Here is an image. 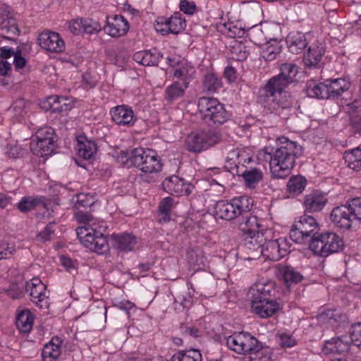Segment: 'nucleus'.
<instances>
[{
  "mask_svg": "<svg viewBox=\"0 0 361 361\" xmlns=\"http://www.w3.org/2000/svg\"><path fill=\"white\" fill-rule=\"evenodd\" d=\"M161 19H164L165 22L159 21V25L166 26V28H159V34L161 35H166L169 33L178 35L185 30L186 27L185 20L182 18L179 13L172 16L168 20L164 18H161Z\"/></svg>",
  "mask_w": 361,
  "mask_h": 361,
  "instance_id": "obj_21",
  "label": "nucleus"
},
{
  "mask_svg": "<svg viewBox=\"0 0 361 361\" xmlns=\"http://www.w3.org/2000/svg\"><path fill=\"white\" fill-rule=\"evenodd\" d=\"M61 340L59 337L53 338L51 341L46 344L42 352L44 361H54L61 354Z\"/></svg>",
  "mask_w": 361,
  "mask_h": 361,
  "instance_id": "obj_28",
  "label": "nucleus"
},
{
  "mask_svg": "<svg viewBox=\"0 0 361 361\" xmlns=\"http://www.w3.org/2000/svg\"><path fill=\"white\" fill-rule=\"evenodd\" d=\"M221 139L219 133L211 130L193 132L187 136L185 145L189 152L197 153L217 144Z\"/></svg>",
  "mask_w": 361,
  "mask_h": 361,
  "instance_id": "obj_9",
  "label": "nucleus"
},
{
  "mask_svg": "<svg viewBox=\"0 0 361 361\" xmlns=\"http://www.w3.org/2000/svg\"><path fill=\"white\" fill-rule=\"evenodd\" d=\"M175 304H179L183 308H188L191 304V298L186 297L185 295H179L174 297L173 299Z\"/></svg>",
  "mask_w": 361,
  "mask_h": 361,
  "instance_id": "obj_61",
  "label": "nucleus"
},
{
  "mask_svg": "<svg viewBox=\"0 0 361 361\" xmlns=\"http://www.w3.org/2000/svg\"><path fill=\"white\" fill-rule=\"evenodd\" d=\"M198 109L202 119L207 123L220 126L228 120V114L224 105L213 97H200L198 100Z\"/></svg>",
  "mask_w": 361,
  "mask_h": 361,
  "instance_id": "obj_7",
  "label": "nucleus"
},
{
  "mask_svg": "<svg viewBox=\"0 0 361 361\" xmlns=\"http://www.w3.org/2000/svg\"><path fill=\"white\" fill-rule=\"evenodd\" d=\"M187 261L190 268L194 271L204 269L206 266V258L204 252L198 247H190L188 250Z\"/></svg>",
  "mask_w": 361,
  "mask_h": 361,
  "instance_id": "obj_24",
  "label": "nucleus"
},
{
  "mask_svg": "<svg viewBox=\"0 0 361 361\" xmlns=\"http://www.w3.org/2000/svg\"><path fill=\"white\" fill-rule=\"evenodd\" d=\"M164 191L171 195H188L192 192L194 186L186 183L183 178L177 176H171L166 178L161 184Z\"/></svg>",
  "mask_w": 361,
  "mask_h": 361,
  "instance_id": "obj_12",
  "label": "nucleus"
},
{
  "mask_svg": "<svg viewBox=\"0 0 361 361\" xmlns=\"http://www.w3.org/2000/svg\"><path fill=\"white\" fill-rule=\"evenodd\" d=\"M112 120L119 126H131L134 123L133 111L126 106H117L111 110Z\"/></svg>",
  "mask_w": 361,
  "mask_h": 361,
  "instance_id": "obj_22",
  "label": "nucleus"
},
{
  "mask_svg": "<svg viewBox=\"0 0 361 361\" xmlns=\"http://www.w3.org/2000/svg\"><path fill=\"white\" fill-rule=\"evenodd\" d=\"M261 252L265 258L271 261H278L281 259V255L279 254L277 240L266 241L262 246Z\"/></svg>",
  "mask_w": 361,
  "mask_h": 361,
  "instance_id": "obj_36",
  "label": "nucleus"
},
{
  "mask_svg": "<svg viewBox=\"0 0 361 361\" xmlns=\"http://www.w3.org/2000/svg\"><path fill=\"white\" fill-rule=\"evenodd\" d=\"M351 344H353L352 340L347 335L333 338L326 341L323 352L325 354L343 353L349 350Z\"/></svg>",
  "mask_w": 361,
  "mask_h": 361,
  "instance_id": "obj_17",
  "label": "nucleus"
},
{
  "mask_svg": "<svg viewBox=\"0 0 361 361\" xmlns=\"http://www.w3.org/2000/svg\"><path fill=\"white\" fill-rule=\"evenodd\" d=\"M305 90L310 97L318 99H329L330 93L328 92L326 80L323 82H318L314 80H308L306 83Z\"/></svg>",
  "mask_w": 361,
  "mask_h": 361,
  "instance_id": "obj_25",
  "label": "nucleus"
},
{
  "mask_svg": "<svg viewBox=\"0 0 361 361\" xmlns=\"http://www.w3.org/2000/svg\"><path fill=\"white\" fill-rule=\"evenodd\" d=\"M80 243L87 248L98 254H104L109 251L107 240L97 227L80 226L76 230Z\"/></svg>",
  "mask_w": 361,
  "mask_h": 361,
  "instance_id": "obj_8",
  "label": "nucleus"
},
{
  "mask_svg": "<svg viewBox=\"0 0 361 361\" xmlns=\"http://www.w3.org/2000/svg\"><path fill=\"white\" fill-rule=\"evenodd\" d=\"M82 18L73 20L69 23V30L72 33L78 35L82 31Z\"/></svg>",
  "mask_w": 361,
  "mask_h": 361,
  "instance_id": "obj_62",
  "label": "nucleus"
},
{
  "mask_svg": "<svg viewBox=\"0 0 361 361\" xmlns=\"http://www.w3.org/2000/svg\"><path fill=\"white\" fill-rule=\"evenodd\" d=\"M54 129L50 127H44L39 129L36 133V140H45L54 138Z\"/></svg>",
  "mask_w": 361,
  "mask_h": 361,
  "instance_id": "obj_54",
  "label": "nucleus"
},
{
  "mask_svg": "<svg viewBox=\"0 0 361 361\" xmlns=\"http://www.w3.org/2000/svg\"><path fill=\"white\" fill-rule=\"evenodd\" d=\"M177 204L176 198L171 196L164 197L159 202V223H168L171 221L172 211Z\"/></svg>",
  "mask_w": 361,
  "mask_h": 361,
  "instance_id": "obj_27",
  "label": "nucleus"
},
{
  "mask_svg": "<svg viewBox=\"0 0 361 361\" xmlns=\"http://www.w3.org/2000/svg\"><path fill=\"white\" fill-rule=\"evenodd\" d=\"M298 67L292 63H283L280 73L270 78L267 84L260 88L257 102L264 104L271 111L288 119V115L293 111V99L285 89L295 81Z\"/></svg>",
  "mask_w": 361,
  "mask_h": 361,
  "instance_id": "obj_1",
  "label": "nucleus"
},
{
  "mask_svg": "<svg viewBox=\"0 0 361 361\" xmlns=\"http://www.w3.org/2000/svg\"><path fill=\"white\" fill-rule=\"evenodd\" d=\"M82 31L88 34L97 33L102 30L101 25L92 19H82Z\"/></svg>",
  "mask_w": 361,
  "mask_h": 361,
  "instance_id": "obj_50",
  "label": "nucleus"
},
{
  "mask_svg": "<svg viewBox=\"0 0 361 361\" xmlns=\"http://www.w3.org/2000/svg\"><path fill=\"white\" fill-rule=\"evenodd\" d=\"M328 85V92H329V99L338 97L341 94L350 88V83L345 78H337L335 80H326Z\"/></svg>",
  "mask_w": 361,
  "mask_h": 361,
  "instance_id": "obj_32",
  "label": "nucleus"
},
{
  "mask_svg": "<svg viewBox=\"0 0 361 361\" xmlns=\"http://www.w3.org/2000/svg\"><path fill=\"white\" fill-rule=\"evenodd\" d=\"M128 23L122 16H114L110 20L106 18V25L104 27V31L114 37L124 35L128 30Z\"/></svg>",
  "mask_w": 361,
  "mask_h": 361,
  "instance_id": "obj_20",
  "label": "nucleus"
},
{
  "mask_svg": "<svg viewBox=\"0 0 361 361\" xmlns=\"http://www.w3.org/2000/svg\"><path fill=\"white\" fill-rule=\"evenodd\" d=\"M188 87L187 82L176 81L166 87L164 93V99L171 102L184 96L186 89Z\"/></svg>",
  "mask_w": 361,
  "mask_h": 361,
  "instance_id": "obj_30",
  "label": "nucleus"
},
{
  "mask_svg": "<svg viewBox=\"0 0 361 361\" xmlns=\"http://www.w3.org/2000/svg\"><path fill=\"white\" fill-rule=\"evenodd\" d=\"M55 139H45L32 140L30 142V149L34 154L41 157L47 156L52 153L54 149Z\"/></svg>",
  "mask_w": 361,
  "mask_h": 361,
  "instance_id": "obj_29",
  "label": "nucleus"
},
{
  "mask_svg": "<svg viewBox=\"0 0 361 361\" xmlns=\"http://www.w3.org/2000/svg\"><path fill=\"white\" fill-rule=\"evenodd\" d=\"M158 63V56L150 51H145L143 66H156Z\"/></svg>",
  "mask_w": 361,
  "mask_h": 361,
  "instance_id": "obj_60",
  "label": "nucleus"
},
{
  "mask_svg": "<svg viewBox=\"0 0 361 361\" xmlns=\"http://www.w3.org/2000/svg\"><path fill=\"white\" fill-rule=\"evenodd\" d=\"M350 124L355 134L361 133V112L358 114L351 116Z\"/></svg>",
  "mask_w": 361,
  "mask_h": 361,
  "instance_id": "obj_58",
  "label": "nucleus"
},
{
  "mask_svg": "<svg viewBox=\"0 0 361 361\" xmlns=\"http://www.w3.org/2000/svg\"><path fill=\"white\" fill-rule=\"evenodd\" d=\"M253 201L246 195L234 197L231 202L221 200L215 205L216 218L231 221L237 219L242 212H250Z\"/></svg>",
  "mask_w": 361,
  "mask_h": 361,
  "instance_id": "obj_5",
  "label": "nucleus"
},
{
  "mask_svg": "<svg viewBox=\"0 0 361 361\" xmlns=\"http://www.w3.org/2000/svg\"><path fill=\"white\" fill-rule=\"evenodd\" d=\"M264 150V159H269V167L271 176L275 178L287 177L295 165L296 157L302 154L303 149L295 142L288 141L277 148L272 154Z\"/></svg>",
  "mask_w": 361,
  "mask_h": 361,
  "instance_id": "obj_2",
  "label": "nucleus"
},
{
  "mask_svg": "<svg viewBox=\"0 0 361 361\" xmlns=\"http://www.w3.org/2000/svg\"><path fill=\"white\" fill-rule=\"evenodd\" d=\"M118 161L128 165L139 168L145 174L143 180L151 182L156 180L158 171L157 152L150 149L135 148L131 151H121L118 157Z\"/></svg>",
  "mask_w": 361,
  "mask_h": 361,
  "instance_id": "obj_3",
  "label": "nucleus"
},
{
  "mask_svg": "<svg viewBox=\"0 0 361 361\" xmlns=\"http://www.w3.org/2000/svg\"><path fill=\"white\" fill-rule=\"evenodd\" d=\"M237 222L239 229L245 235L250 238H254L256 236L259 238L261 224L256 216L252 215L250 212H242Z\"/></svg>",
  "mask_w": 361,
  "mask_h": 361,
  "instance_id": "obj_13",
  "label": "nucleus"
},
{
  "mask_svg": "<svg viewBox=\"0 0 361 361\" xmlns=\"http://www.w3.org/2000/svg\"><path fill=\"white\" fill-rule=\"evenodd\" d=\"M231 54L233 59L242 61L247 59L249 52L243 42H235L231 47Z\"/></svg>",
  "mask_w": 361,
  "mask_h": 361,
  "instance_id": "obj_42",
  "label": "nucleus"
},
{
  "mask_svg": "<svg viewBox=\"0 0 361 361\" xmlns=\"http://www.w3.org/2000/svg\"><path fill=\"white\" fill-rule=\"evenodd\" d=\"M279 243V254L281 258L286 256L290 252V243L286 238L277 239Z\"/></svg>",
  "mask_w": 361,
  "mask_h": 361,
  "instance_id": "obj_57",
  "label": "nucleus"
},
{
  "mask_svg": "<svg viewBox=\"0 0 361 361\" xmlns=\"http://www.w3.org/2000/svg\"><path fill=\"white\" fill-rule=\"evenodd\" d=\"M286 44L289 51L293 54L302 53L307 46L305 35L298 32L290 33L286 37Z\"/></svg>",
  "mask_w": 361,
  "mask_h": 361,
  "instance_id": "obj_26",
  "label": "nucleus"
},
{
  "mask_svg": "<svg viewBox=\"0 0 361 361\" xmlns=\"http://www.w3.org/2000/svg\"><path fill=\"white\" fill-rule=\"evenodd\" d=\"M343 239L335 233L326 232L312 235L310 241V249L317 255L326 257L329 255L343 250Z\"/></svg>",
  "mask_w": 361,
  "mask_h": 361,
  "instance_id": "obj_6",
  "label": "nucleus"
},
{
  "mask_svg": "<svg viewBox=\"0 0 361 361\" xmlns=\"http://www.w3.org/2000/svg\"><path fill=\"white\" fill-rule=\"evenodd\" d=\"M242 176L249 188L254 187L256 183L259 182L263 177L262 171L256 168L250 170H245Z\"/></svg>",
  "mask_w": 361,
  "mask_h": 361,
  "instance_id": "obj_40",
  "label": "nucleus"
},
{
  "mask_svg": "<svg viewBox=\"0 0 361 361\" xmlns=\"http://www.w3.org/2000/svg\"><path fill=\"white\" fill-rule=\"evenodd\" d=\"M54 222H49L44 228V229L40 231L36 236V239L39 242H46L51 240L52 236L54 233Z\"/></svg>",
  "mask_w": 361,
  "mask_h": 361,
  "instance_id": "obj_48",
  "label": "nucleus"
},
{
  "mask_svg": "<svg viewBox=\"0 0 361 361\" xmlns=\"http://www.w3.org/2000/svg\"><path fill=\"white\" fill-rule=\"evenodd\" d=\"M307 184V180L302 176H293L287 183V189L293 196L302 192Z\"/></svg>",
  "mask_w": 361,
  "mask_h": 361,
  "instance_id": "obj_37",
  "label": "nucleus"
},
{
  "mask_svg": "<svg viewBox=\"0 0 361 361\" xmlns=\"http://www.w3.org/2000/svg\"><path fill=\"white\" fill-rule=\"evenodd\" d=\"M324 54V49L322 44L312 45L309 47L307 53L304 54V62L308 67L316 66L321 61L322 56Z\"/></svg>",
  "mask_w": 361,
  "mask_h": 361,
  "instance_id": "obj_31",
  "label": "nucleus"
},
{
  "mask_svg": "<svg viewBox=\"0 0 361 361\" xmlns=\"http://www.w3.org/2000/svg\"><path fill=\"white\" fill-rule=\"evenodd\" d=\"M173 75L174 77L178 78V81L185 82L187 85H189L190 82V77L188 74V70L185 67H179L174 69Z\"/></svg>",
  "mask_w": 361,
  "mask_h": 361,
  "instance_id": "obj_53",
  "label": "nucleus"
},
{
  "mask_svg": "<svg viewBox=\"0 0 361 361\" xmlns=\"http://www.w3.org/2000/svg\"><path fill=\"white\" fill-rule=\"evenodd\" d=\"M0 28L3 33L0 34V37L9 40H13V35H18L20 32L16 20L12 17L3 19L0 24Z\"/></svg>",
  "mask_w": 361,
  "mask_h": 361,
  "instance_id": "obj_33",
  "label": "nucleus"
},
{
  "mask_svg": "<svg viewBox=\"0 0 361 361\" xmlns=\"http://www.w3.org/2000/svg\"><path fill=\"white\" fill-rule=\"evenodd\" d=\"M203 85L204 90L210 92H214L221 87V81L216 75L209 73L204 76Z\"/></svg>",
  "mask_w": 361,
  "mask_h": 361,
  "instance_id": "obj_41",
  "label": "nucleus"
},
{
  "mask_svg": "<svg viewBox=\"0 0 361 361\" xmlns=\"http://www.w3.org/2000/svg\"><path fill=\"white\" fill-rule=\"evenodd\" d=\"M281 53V46L278 44H271L265 47L262 52V56L265 61H273Z\"/></svg>",
  "mask_w": 361,
  "mask_h": 361,
  "instance_id": "obj_45",
  "label": "nucleus"
},
{
  "mask_svg": "<svg viewBox=\"0 0 361 361\" xmlns=\"http://www.w3.org/2000/svg\"><path fill=\"white\" fill-rule=\"evenodd\" d=\"M26 149L22 148L18 145H11L7 151L8 156L13 159L23 157L25 154H26Z\"/></svg>",
  "mask_w": 361,
  "mask_h": 361,
  "instance_id": "obj_59",
  "label": "nucleus"
},
{
  "mask_svg": "<svg viewBox=\"0 0 361 361\" xmlns=\"http://www.w3.org/2000/svg\"><path fill=\"white\" fill-rule=\"evenodd\" d=\"M15 252L13 247H8L7 244L0 242V259L9 257Z\"/></svg>",
  "mask_w": 361,
  "mask_h": 361,
  "instance_id": "obj_63",
  "label": "nucleus"
},
{
  "mask_svg": "<svg viewBox=\"0 0 361 361\" xmlns=\"http://www.w3.org/2000/svg\"><path fill=\"white\" fill-rule=\"evenodd\" d=\"M327 202L325 195L319 191H312L304 197L305 213H314L322 210Z\"/></svg>",
  "mask_w": 361,
  "mask_h": 361,
  "instance_id": "obj_19",
  "label": "nucleus"
},
{
  "mask_svg": "<svg viewBox=\"0 0 361 361\" xmlns=\"http://www.w3.org/2000/svg\"><path fill=\"white\" fill-rule=\"evenodd\" d=\"M180 331L183 335L194 338H198L202 336V331L195 326H188L181 324L180 326Z\"/></svg>",
  "mask_w": 361,
  "mask_h": 361,
  "instance_id": "obj_51",
  "label": "nucleus"
},
{
  "mask_svg": "<svg viewBox=\"0 0 361 361\" xmlns=\"http://www.w3.org/2000/svg\"><path fill=\"white\" fill-rule=\"evenodd\" d=\"M289 236L293 241L298 243H304L306 242L310 243V239L305 234V233L298 229V226H296V224L295 222L290 231Z\"/></svg>",
  "mask_w": 361,
  "mask_h": 361,
  "instance_id": "obj_46",
  "label": "nucleus"
},
{
  "mask_svg": "<svg viewBox=\"0 0 361 361\" xmlns=\"http://www.w3.org/2000/svg\"><path fill=\"white\" fill-rule=\"evenodd\" d=\"M46 286L37 278L32 279L25 284V291L29 293L31 300L39 308L47 310L49 308V296L47 295Z\"/></svg>",
  "mask_w": 361,
  "mask_h": 361,
  "instance_id": "obj_10",
  "label": "nucleus"
},
{
  "mask_svg": "<svg viewBox=\"0 0 361 361\" xmlns=\"http://www.w3.org/2000/svg\"><path fill=\"white\" fill-rule=\"evenodd\" d=\"M180 10L186 14L192 15L196 10V5L193 1L182 0L179 5Z\"/></svg>",
  "mask_w": 361,
  "mask_h": 361,
  "instance_id": "obj_56",
  "label": "nucleus"
},
{
  "mask_svg": "<svg viewBox=\"0 0 361 361\" xmlns=\"http://www.w3.org/2000/svg\"><path fill=\"white\" fill-rule=\"evenodd\" d=\"M348 336L353 345L361 347V323H355L351 326Z\"/></svg>",
  "mask_w": 361,
  "mask_h": 361,
  "instance_id": "obj_49",
  "label": "nucleus"
},
{
  "mask_svg": "<svg viewBox=\"0 0 361 361\" xmlns=\"http://www.w3.org/2000/svg\"><path fill=\"white\" fill-rule=\"evenodd\" d=\"M330 219L334 224L341 229H349L355 220L350 202L341 204L333 209Z\"/></svg>",
  "mask_w": 361,
  "mask_h": 361,
  "instance_id": "obj_11",
  "label": "nucleus"
},
{
  "mask_svg": "<svg viewBox=\"0 0 361 361\" xmlns=\"http://www.w3.org/2000/svg\"><path fill=\"white\" fill-rule=\"evenodd\" d=\"M275 293L274 283L271 281L267 283H255L249 290L248 295L250 298L251 302L254 300H262L265 299H272L271 297Z\"/></svg>",
  "mask_w": 361,
  "mask_h": 361,
  "instance_id": "obj_16",
  "label": "nucleus"
},
{
  "mask_svg": "<svg viewBox=\"0 0 361 361\" xmlns=\"http://www.w3.org/2000/svg\"><path fill=\"white\" fill-rule=\"evenodd\" d=\"M355 220L361 221V198H355L349 201Z\"/></svg>",
  "mask_w": 361,
  "mask_h": 361,
  "instance_id": "obj_55",
  "label": "nucleus"
},
{
  "mask_svg": "<svg viewBox=\"0 0 361 361\" xmlns=\"http://www.w3.org/2000/svg\"><path fill=\"white\" fill-rule=\"evenodd\" d=\"M226 345L231 350L238 354L255 355L259 356L264 352L269 351V347L247 332H235L226 338Z\"/></svg>",
  "mask_w": 361,
  "mask_h": 361,
  "instance_id": "obj_4",
  "label": "nucleus"
},
{
  "mask_svg": "<svg viewBox=\"0 0 361 361\" xmlns=\"http://www.w3.org/2000/svg\"><path fill=\"white\" fill-rule=\"evenodd\" d=\"M40 47L50 52L60 53L65 49V43L61 36L51 31L42 32L38 37Z\"/></svg>",
  "mask_w": 361,
  "mask_h": 361,
  "instance_id": "obj_14",
  "label": "nucleus"
},
{
  "mask_svg": "<svg viewBox=\"0 0 361 361\" xmlns=\"http://www.w3.org/2000/svg\"><path fill=\"white\" fill-rule=\"evenodd\" d=\"M76 219L84 226L87 227H97L95 220L92 217V214L88 212H85L80 209H78V212L75 214Z\"/></svg>",
  "mask_w": 361,
  "mask_h": 361,
  "instance_id": "obj_47",
  "label": "nucleus"
},
{
  "mask_svg": "<svg viewBox=\"0 0 361 361\" xmlns=\"http://www.w3.org/2000/svg\"><path fill=\"white\" fill-rule=\"evenodd\" d=\"M113 247L124 252L132 251L137 245V238L130 233H113L110 236Z\"/></svg>",
  "mask_w": 361,
  "mask_h": 361,
  "instance_id": "obj_18",
  "label": "nucleus"
},
{
  "mask_svg": "<svg viewBox=\"0 0 361 361\" xmlns=\"http://www.w3.org/2000/svg\"><path fill=\"white\" fill-rule=\"evenodd\" d=\"M42 203L41 198H35L30 196L23 197L18 204V209L22 212H27L33 209L36 206Z\"/></svg>",
  "mask_w": 361,
  "mask_h": 361,
  "instance_id": "obj_43",
  "label": "nucleus"
},
{
  "mask_svg": "<svg viewBox=\"0 0 361 361\" xmlns=\"http://www.w3.org/2000/svg\"><path fill=\"white\" fill-rule=\"evenodd\" d=\"M34 319V314L30 310H24L18 314L16 322V326L21 332H30L32 328Z\"/></svg>",
  "mask_w": 361,
  "mask_h": 361,
  "instance_id": "obj_35",
  "label": "nucleus"
},
{
  "mask_svg": "<svg viewBox=\"0 0 361 361\" xmlns=\"http://www.w3.org/2000/svg\"><path fill=\"white\" fill-rule=\"evenodd\" d=\"M252 311L262 318H268L274 315L280 307L279 304L274 299L254 300L251 302Z\"/></svg>",
  "mask_w": 361,
  "mask_h": 361,
  "instance_id": "obj_15",
  "label": "nucleus"
},
{
  "mask_svg": "<svg viewBox=\"0 0 361 361\" xmlns=\"http://www.w3.org/2000/svg\"><path fill=\"white\" fill-rule=\"evenodd\" d=\"M78 140V151L79 156L85 159H90L97 152V145L90 140H87L85 137H79Z\"/></svg>",
  "mask_w": 361,
  "mask_h": 361,
  "instance_id": "obj_34",
  "label": "nucleus"
},
{
  "mask_svg": "<svg viewBox=\"0 0 361 361\" xmlns=\"http://www.w3.org/2000/svg\"><path fill=\"white\" fill-rule=\"evenodd\" d=\"M59 96L52 95L47 98L46 101L42 104V108L46 111H51V112H58Z\"/></svg>",
  "mask_w": 361,
  "mask_h": 361,
  "instance_id": "obj_52",
  "label": "nucleus"
},
{
  "mask_svg": "<svg viewBox=\"0 0 361 361\" xmlns=\"http://www.w3.org/2000/svg\"><path fill=\"white\" fill-rule=\"evenodd\" d=\"M295 223L298 229L305 233L306 235L311 240L312 235H317L319 233V224L314 217L310 216L305 213L301 216L298 220H295Z\"/></svg>",
  "mask_w": 361,
  "mask_h": 361,
  "instance_id": "obj_23",
  "label": "nucleus"
},
{
  "mask_svg": "<svg viewBox=\"0 0 361 361\" xmlns=\"http://www.w3.org/2000/svg\"><path fill=\"white\" fill-rule=\"evenodd\" d=\"M343 158L348 164V166L353 170L361 169V149L355 148L349 152H345Z\"/></svg>",
  "mask_w": 361,
  "mask_h": 361,
  "instance_id": "obj_38",
  "label": "nucleus"
},
{
  "mask_svg": "<svg viewBox=\"0 0 361 361\" xmlns=\"http://www.w3.org/2000/svg\"><path fill=\"white\" fill-rule=\"evenodd\" d=\"M72 200L77 209L91 207L94 203L92 197L85 193L76 195Z\"/></svg>",
  "mask_w": 361,
  "mask_h": 361,
  "instance_id": "obj_44",
  "label": "nucleus"
},
{
  "mask_svg": "<svg viewBox=\"0 0 361 361\" xmlns=\"http://www.w3.org/2000/svg\"><path fill=\"white\" fill-rule=\"evenodd\" d=\"M279 344L283 348H290L295 345V340L291 336L282 334Z\"/></svg>",
  "mask_w": 361,
  "mask_h": 361,
  "instance_id": "obj_64",
  "label": "nucleus"
},
{
  "mask_svg": "<svg viewBox=\"0 0 361 361\" xmlns=\"http://www.w3.org/2000/svg\"><path fill=\"white\" fill-rule=\"evenodd\" d=\"M282 273L284 282L287 286L298 283L303 279V276L291 266L285 267Z\"/></svg>",
  "mask_w": 361,
  "mask_h": 361,
  "instance_id": "obj_39",
  "label": "nucleus"
}]
</instances>
